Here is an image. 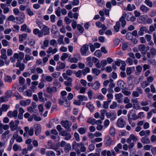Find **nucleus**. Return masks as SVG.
I'll return each instance as SVG.
<instances>
[{"instance_id": "nucleus-61", "label": "nucleus", "mask_w": 156, "mask_h": 156, "mask_svg": "<svg viewBox=\"0 0 156 156\" xmlns=\"http://www.w3.org/2000/svg\"><path fill=\"white\" fill-rule=\"evenodd\" d=\"M75 74L76 77L80 78L82 75V71L81 70H79L77 72H76Z\"/></svg>"}, {"instance_id": "nucleus-41", "label": "nucleus", "mask_w": 156, "mask_h": 156, "mask_svg": "<svg viewBox=\"0 0 156 156\" xmlns=\"http://www.w3.org/2000/svg\"><path fill=\"white\" fill-rule=\"evenodd\" d=\"M98 5L100 6H103L105 5L104 0H96Z\"/></svg>"}, {"instance_id": "nucleus-40", "label": "nucleus", "mask_w": 156, "mask_h": 156, "mask_svg": "<svg viewBox=\"0 0 156 156\" xmlns=\"http://www.w3.org/2000/svg\"><path fill=\"white\" fill-rule=\"evenodd\" d=\"M109 133L112 136H114L115 134V131L113 127H111L109 130Z\"/></svg>"}, {"instance_id": "nucleus-32", "label": "nucleus", "mask_w": 156, "mask_h": 156, "mask_svg": "<svg viewBox=\"0 0 156 156\" xmlns=\"http://www.w3.org/2000/svg\"><path fill=\"white\" fill-rule=\"evenodd\" d=\"M149 84V83H148V82L146 80L143 81L142 83H141V86L144 88L148 86Z\"/></svg>"}, {"instance_id": "nucleus-29", "label": "nucleus", "mask_w": 156, "mask_h": 156, "mask_svg": "<svg viewBox=\"0 0 156 156\" xmlns=\"http://www.w3.org/2000/svg\"><path fill=\"white\" fill-rule=\"evenodd\" d=\"M100 86V84L98 81L95 82L92 85L93 88L95 90L99 89Z\"/></svg>"}, {"instance_id": "nucleus-36", "label": "nucleus", "mask_w": 156, "mask_h": 156, "mask_svg": "<svg viewBox=\"0 0 156 156\" xmlns=\"http://www.w3.org/2000/svg\"><path fill=\"white\" fill-rule=\"evenodd\" d=\"M46 155L47 156H55V153L51 151H48L46 152Z\"/></svg>"}, {"instance_id": "nucleus-5", "label": "nucleus", "mask_w": 156, "mask_h": 156, "mask_svg": "<svg viewBox=\"0 0 156 156\" xmlns=\"http://www.w3.org/2000/svg\"><path fill=\"white\" fill-rule=\"evenodd\" d=\"M61 123L62 126L66 129L69 131H71V129L70 127L72 125V123L67 120L62 121Z\"/></svg>"}, {"instance_id": "nucleus-56", "label": "nucleus", "mask_w": 156, "mask_h": 156, "mask_svg": "<svg viewBox=\"0 0 156 156\" xmlns=\"http://www.w3.org/2000/svg\"><path fill=\"white\" fill-rule=\"evenodd\" d=\"M2 43L3 46H7L9 45V42L5 39L3 40L2 41Z\"/></svg>"}, {"instance_id": "nucleus-53", "label": "nucleus", "mask_w": 156, "mask_h": 156, "mask_svg": "<svg viewBox=\"0 0 156 156\" xmlns=\"http://www.w3.org/2000/svg\"><path fill=\"white\" fill-rule=\"evenodd\" d=\"M117 105V104L116 102L114 101L112 104L110 106V108L111 109H113L115 108Z\"/></svg>"}, {"instance_id": "nucleus-27", "label": "nucleus", "mask_w": 156, "mask_h": 156, "mask_svg": "<svg viewBox=\"0 0 156 156\" xmlns=\"http://www.w3.org/2000/svg\"><path fill=\"white\" fill-rule=\"evenodd\" d=\"M120 22H121L119 20L116 23V25L114 27V29L116 32H118L119 29L121 27Z\"/></svg>"}, {"instance_id": "nucleus-44", "label": "nucleus", "mask_w": 156, "mask_h": 156, "mask_svg": "<svg viewBox=\"0 0 156 156\" xmlns=\"http://www.w3.org/2000/svg\"><path fill=\"white\" fill-rule=\"evenodd\" d=\"M71 149V146L69 144H66L65 147V152H68Z\"/></svg>"}, {"instance_id": "nucleus-30", "label": "nucleus", "mask_w": 156, "mask_h": 156, "mask_svg": "<svg viewBox=\"0 0 156 156\" xmlns=\"http://www.w3.org/2000/svg\"><path fill=\"white\" fill-rule=\"evenodd\" d=\"M78 131L80 134L83 135L86 133L87 129L84 127H81L78 129Z\"/></svg>"}, {"instance_id": "nucleus-62", "label": "nucleus", "mask_w": 156, "mask_h": 156, "mask_svg": "<svg viewBox=\"0 0 156 156\" xmlns=\"http://www.w3.org/2000/svg\"><path fill=\"white\" fill-rule=\"evenodd\" d=\"M64 20L67 24H69L72 21V20L68 18L67 17H65Z\"/></svg>"}, {"instance_id": "nucleus-57", "label": "nucleus", "mask_w": 156, "mask_h": 156, "mask_svg": "<svg viewBox=\"0 0 156 156\" xmlns=\"http://www.w3.org/2000/svg\"><path fill=\"white\" fill-rule=\"evenodd\" d=\"M25 82V79L22 76H20L19 78V83L21 85H23Z\"/></svg>"}, {"instance_id": "nucleus-7", "label": "nucleus", "mask_w": 156, "mask_h": 156, "mask_svg": "<svg viewBox=\"0 0 156 156\" xmlns=\"http://www.w3.org/2000/svg\"><path fill=\"white\" fill-rule=\"evenodd\" d=\"M42 81L44 82H50L53 80L52 77L49 76H46L44 74H43L42 75Z\"/></svg>"}, {"instance_id": "nucleus-31", "label": "nucleus", "mask_w": 156, "mask_h": 156, "mask_svg": "<svg viewBox=\"0 0 156 156\" xmlns=\"http://www.w3.org/2000/svg\"><path fill=\"white\" fill-rule=\"evenodd\" d=\"M87 122L89 124L94 125L96 123V120L94 119L89 118L87 120Z\"/></svg>"}, {"instance_id": "nucleus-46", "label": "nucleus", "mask_w": 156, "mask_h": 156, "mask_svg": "<svg viewBox=\"0 0 156 156\" xmlns=\"http://www.w3.org/2000/svg\"><path fill=\"white\" fill-rule=\"evenodd\" d=\"M24 56V54L22 52H20L19 53V59L18 60H20V61L23 59Z\"/></svg>"}, {"instance_id": "nucleus-22", "label": "nucleus", "mask_w": 156, "mask_h": 156, "mask_svg": "<svg viewBox=\"0 0 156 156\" xmlns=\"http://www.w3.org/2000/svg\"><path fill=\"white\" fill-rule=\"evenodd\" d=\"M59 63V65L57 66L56 69L57 71H59L61 69H64L65 67V64L64 63H60L59 62L58 64Z\"/></svg>"}, {"instance_id": "nucleus-58", "label": "nucleus", "mask_w": 156, "mask_h": 156, "mask_svg": "<svg viewBox=\"0 0 156 156\" xmlns=\"http://www.w3.org/2000/svg\"><path fill=\"white\" fill-rule=\"evenodd\" d=\"M43 93L42 92H40L38 93V98L41 101H43L44 99L42 96Z\"/></svg>"}, {"instance_id": "nucleus-60", "label": "nucleus", "mask_w": 156, "mask_h": 156, "mask_svg": "<svg viewBox=\"0 0 156 156\" xmlns=\"http://www.w3.org/2000/svg\"><path fill=\"white\" fill-rule=\"evenodd\" d=\"M122 47L123 50H126L128 47V44L126 42L123 43L122 45Z\"/></svg>"}, {"instance_id": "nucleus-18", "label": "nucleus", "mask_w": 156, "mask_h": 156, "mask_svg": "<svg viewBox=\"0 0 156 156\" xmlns=\"http://www.w3.org/2000/svg\"><path fill=\"white\" fill-rule=\"evenodd\" d=\"M131 102L133 104V108L136 109H138L140 108L139 105L138 101L136 99H132Z\"/></svg>"}, {"instance_id": "nucleus-39", "label": "nucleus", "mask_w": 156, "mask_h": 156, "mask_svg": "<svg viewBox=\"0 0 156 156\" xmlns=\"http://www.w3.org/2000/svg\"><path fill=\"white\" fill-rule=\"evenodd\" d=\"M9 107L7 105H2V107L0 108V109L2 111L6 112L8 109Z\"/></svg>"}, {"instance_id": "nucleus-33", "label": "nucleus", "mask_w": 156, "mask_h": 156, "mask_svg": "<svg viewBox=\"0 0 156 156\" xmlns=\"http://www.w3.org/2000/svg\"><path fill=\"white\" fill-rule=\"evenodd\" d=\"M93 73L95 74L96 75H98L101 73V71L96 68H94L92 69Z\"/></svg>"}, {"instance_id": "nucleus-19", "label": "nucleus", "mask_w": 156, "mask_h": 156, "mask_svg": "<svg viewBox=\"0 0 156 156\" xmlns=\"http://www.w3.org/2000/svg\"><path fill=\"white\" fill-rule=\"evenodd\" d=\"M41 29L42 30L41 31L44 35L48 34H49V29L46 25H44Z\"/></svg>"}, {"instance_id": "nucleus-43", "label": "nucleus", "mask_w": 156, "mask_h": 156, "mask_svg": "<svg viewBox=\"0 0 156 156\" xmlns=\"http://www.w3.org/2000/svg\"><path fill=\"white\" fill-rule=\"evenodd\" d=\"M136 69L138 72H136L135 73L136 75H139L140 74V73L141 71L142 70V68L141 66H136Z\"/></svg>"}, {"instance_id": "nucleus-6", "label": "nucleus", "mask_w": 156, "mask_h": 156, "mask_svg": "<svg viewBox=\"0 0 156 156\" xmlns=\"http://www.w3.org/2000/svg\"><path fill=\"white\" fill-rule=\"evenodd\" d=\"M60 135L62 136H65V139L66 140H70L71 137L70 134L69 133H68L66 131H62V132H60Z\"/></svg>"}, {"instance_id": "nucleus-16", "label": "nucleus", "mask_w": 156, "mask_h": 156, "mask_svg": "<svg viewBox=\"0 0 156 156\" xmlns=\"http://www.w3.org/2000/svg\"><path fill=\"white\" fill-rule=\"evenodd\" d=\"M57 91L56 88L54 87H48L46 89L47 92L49 94H51L52 93H55Z\"/></svg>"}, {"instance_id": "nucleus-20", "label": "nucleus", "mask_w": 156, "mask_h": 156, "mask_svg": "<svg viewBox=\"0 0 156 156\" xmlns=\"http://www.w3.org/2000/svg\"><path fill=\"white\" fill-rule=\"evenodd\" d=\"M130 115L132 117V119L133 120H136L139 118V117H137L136 114L135 110L132 109L131 110L130 112Z\"/></svg>"}, {"instance_id": "nucleus-48", "label": "nucleus", "mask_w": 156, "mask_h": 156, "mask_svg": "<svg viewBox=\"0 0 156 156\" xmlns=\"http://www.w3.org/2000/svg\"><path fill=\"white\" fill-rule=\"evenodd\" d=\"M144 3L145 4L150 7H151L152 6L153 4L151 1H150L149 0H145Z\"/></svg>"}, {"instance_id": "nucleus-12", "label": "nucleus", "mask_w": 156, "mask_h": 156, "mask_svg": "<svg viewBox=\"0 0 156 156\" xmlns=\"http://www.w3.org/2000/svg\"><path fill=\"white\" fill-rule=\"evenodd\" d=\"M18 114V111L16 110H14L13 112L11 111H9L8 114L7 115L10 118L12 117L16 118Z\"/></svg>"}, {"instance_id": "nucleus-1", "label": "nucleus", "mask_w": 156, "mask_h": 156, "mask_svg": "<svg viewBox=\"0 0 156 156\" xmlns=\"http://www.w3.org/2000/svg\"><path fill=\"white\" fill-rule=\"evenodd\" d=\"M132 16V14L130 13H128L126 14L124 12L122 16L119 19V21L121 22L122 26L124 27L126 24V21L125 20V17H126V20L128 21H130L131 16Z\"/></svg>"}, {"instance_id": "nucleus-3", "label": "nucleus", "mask_w": 156, "mask_h": 156, "mask_svg": "<svg viewBox=\"0 0 156 156\" xmlns=\"http://www.w3.org/2000/svg\"><path fill=\"white\" fill-rule=\"evenodd\" d=\"M58 102L60 105H62L66 107H68L70 105V101H68L66 98L60 97L58 100Z\"/></svg>"}, {"instance_id": "nucleus-28", "label": "nucleus", "mask_w": 156, "mask_h": 156, "mask_svg": "<svg viewBox=\"0 0 156 156\" xmlns=\"http://www.w3.org/2000/svg\"><path fill=\"white\" fill-rule=\"evenodd\" d=\"M140 10L144 12L147 13L149 10L148 8L144 5H141L140 7Z\"/></svg>"}, {"instance_id": "nucleus-49", "label": "nucleus", "mask_w": 156, "mask_h": 156, "mask_svg": "<svg viewBox=\"0 0 156 156\" xmlns=\"http://www.w3.org/2000/svg\"><path fill=\"white\" fill-rule=\"evenodd\" d=\"M5 80L6 82L10 83L12 81V78L10 76L7 75L5 78Z\"/></svg>"}, {"instance_id": "nucleus-50", "label": "nucleus", "mask_w": 156, "mask_h": 156, "mask_svg": "<svg viewBox=\"0 0 156 156\" xmlns=\"http://www.w3.org/2000/svg\"><path fill=\"white\" fill-rule=\"evenodd\" d=\"M68 55L66 53H63L61 57V59L62 61H64L66 58L68 57Z\"/></svg>"}, {"instance_id": "nucleus-13", "label": "nucleus", "mask_w": 156, "mask_h": 156, "mask_svg": "<svg viewBox=\"0 0 156 156\" xmlns=\"http://www.w3.org/2000/svg\"><path fill=\"white\" fill-rule=\"evenodd\" d=\"M117 125L119 127H123L124 126V122L123 119L121 118H119L117 120Z\"/></svg>"}, {"instance_id": "nucleus-15", "label": "nucleus", "mask_w": 156, "mask_h": 156, "mask_svg": "<svg viewBox=\"0 0 156 156\" xmlns=\"http://www.w3.org/2000/svg\"><path fill=\"white\" fill-rule=\"evenodd\" d=\"M33 33L35 35H37L39 37H42L43 33L41 30H40L38 29H35L33 30Z\"/></svg>"}, {"instance_id": "nucleus-37", "label": "nucleus", "mask_w": 156, "mask_h": 156, "mask_svg": "<svg viewBox=\"0 0 156 156\" xmlns=\"http://www.w3.org/2000/svg\"><path fill=\"white\" fill-rule=\"evenodd\" d=\"M77 29L79 32L83 33L84 31V28L80 24H78L77 25Z\"/></svg>"}, {"instance_id": "nucleus-64", "label": "nucleus", "mask_w": 156, "mask_h": 156, "mask_svg": "<svg viewBox=\"0 0 156 156\" xmlns=\"http://www.w3.org/2000/svg\"><path fill=\"white\" fill-rule=\"evenodd\" d=\"M147 81L148 82V83H151L153 82L154 80L153 77L151 76H150L149 77H147Z\"/></svg>"}, {"instance_id": "nucleus-35", "label": "nucleus", "mask_w": 156, "mask_h": 156, "mask_svg": "<svg viewBox=\"0 0 156 156\" xmlns=\"http://www.w3.org/2000/svg\"><path fill=\"white\" fill-rule=\"evenodd\" d=\"M122 148V145L121 144L119 143L118 144L117 146L114 148L115 151L117 153H119V150Z\"/></svg>"}, {"instance_id": "nucleus-59", "label": "nucleus", "mask_w": 156, "mask_h": 156, "mask_svg": "<svg viewBox=\"0 0 156 156\" xmlns=\"http://www.w3.org/2000/svg\"><path fill=\"white\" fill-rule=\"evenodd\" d=\"M51 103L49 101L47 102L45 105V106L47 109H49L51 108Z\"/></svg>"}, {"instance_id": "nucleus-24", "label": "nucleus", "mask_w": 156, "mask_h": 156, "mask_svg": "<svg viewBox=\"0 0 156 156\" xmlns=\"http://www.w3.org/2000/svg\"><path fill=\"white\" fill-rule=\"evenodd\" d=\"M30 99H28L26 101H22L20 102V104L22 106H25L29 105L30 103Z\"/></svg>"}, {"instance_id": "nucleus-4", "label": "nucleus", "mask_w": 156, "mask_h": 156, "mask_svg": "<svg viewBox=\"0 0 156 156\" xmlns=\"http://www.w3.org/2000/svg\"><path fill=\"white\" fill-rule=\"evenodd\" d=\"M65 73H63L62 75L65 79L67 80V81H65L64 82V84L66 86L71 87L73 86L72 82L73 79L71 78L68 77L65 75Z\"/></svg>"}, {"instance_id": "nucleus-23", "label": "nucleus", "mask_w": 156, "mask_h": 156, "mask_svg": "<svg viewBox=\"0 0 156 156\" xmlns=\"http://www.w3.org/2000/svg\"><path fill=\"white\" fill-rule=\"evenodd\" d=\"M34 58L32 56H30L29 55H26L25 57V59L23 60V62L25 63H27L28 61L30 60H33Z\"/></svg>"}, {"instance_id": "nucleus-2", "label": "nucleus", "mask_w": 156, "mask_h": 156, "mask_svg": "<svg viewBox=\"0 0 156 156\" xmlns=\"http://www.w3.org/2000/svg\"><path fill=\"white\" fill-rule=\"evenodd\" d=\"M83 143L81 142L80 143H77L76 142H74L73 144V148L76 151L77 154H79L80 153V149L81 147L83 146Z\"/></svg>"}, {"instance_id": "nucleus-38", "label": "nucleus", "mask_w": 156, "mask_h": 156, "mask_svg": "<svg viewBox=\"0 0 156 156\" xmlns=\"http://www.w3.org/2000/svg\"><path fill=\"white\" fill-rule=\"evenodd\" d=\"M6 19V16L5 15H0V24H2L3 23L4 21Z\"/></svg>"}, {"instance_id": "nucleus-55", "label": "nucleus", "mask_w": 156, "mask_h": 156, "mask_svg": "<svg viewBox=\"0 0 156 156\" xmlns=\"http://www.w3.org/2000/svg\"><path fill=\"white\" fill-rule=\"evenodd\" d=\"M12 95V92L9 90H7L5 93V97L7 98H10Z\"/></svg>"}, {"instance_id": "nucleus-14", "label": "nucleus", "mask_w": 156, "mask_h": 156, "mask_svg": "<svg viewBox=\"0 0 156 156\" xmlns=\"http://www.w3.org/2000/svg\"><path fill=\"white\" fill-rule=\"evenodd\" d=\"M34 127L35 128V133L37 135L39 134L41 131V128L40 125L39 124H35L34 125Z\"/></svg>"}, {"instance_id": "nucleus-9", "label": "nucleus", "mask_w": 156, "mask_h": 156, "mask_svg": "<svg viewBox=\"0 0 156 156\" xmlns=\"http://www.w3.org/2000/svg\"><path fill=\"white\" fill-rule=\"evenodd\" d=\"M88 45L87 44L83 45L80 48V51L82 55H85L88 50Z\"/></svg>"}, {"instance_id": "nucleus-17", "label": "nucleus", "mask_w": 156, "mask_h": 156, "mask_svg": "<svg viewBox=\"0 0 156 156\" xmlns=\"http://www.w3.org/2000/svg\"><path fill=\"white\" fill-rule=\"evenodd\" d=\"M9 125L12 131H14L17 128L18 126L15 124L14 122L13 121H12L10 122Z\"/></svg>"}, {"instance_id": "nucleus-10", "label": "nucleus", "mask_w": 156, "mask_h": 156, "mask_svg": "<svg viewBox=\"0 0 156 156\" xmlns=\"http://www.w3.org/2000/svg\"><path fill=\"white\" fill-rule=\"evenodd\" d=\"M20 60H17V62L16 64V66L17 67H19L21 71L24 70L25 68V65L23 63H20Z\"/></svg>"}, {"instance_id": "nucleus-47", "label": "nucleus", "mask_w": 156, "mask_h": 156, "mask_svg": "<svg viewBox=\"0 0 156 156\" xmlns=\"http://www.w3.org/2000/svg\"><path fill=\"white\" fill-rule=\"evenodd\" d=\"M78 98L81 101H87V98L86 97L83 95H79L78 96Z\"/></svg>"}, {"instance_id": "nucleus-11", "label": "nucleus", "mask_w": 156, "mask_h": 156, "mask_svg": "<svg viewBox=\"0 0 156 156\" xmlns=\"http://www.w3.org/2000/svg\"><path fill=\"white\" fill-rule=\"evenodd\" d=\"M117 85L121 88L122 90H125L126 88L125 83L122 80H119L117 82Z\"/></svg>"}, {"instance_id": "nucleus-45", "label": "nucleus", "mask_w": 156, "mask_h": 156, "mask_svg": "<svg viewBox=\"0 0 156 156\" xmlns=\"http://www.w3.org/2000/svg\"><path fill=\"white\" fill-rule=\"evenodd\" d=\"M91 58L90 57H88L87 58V62L88 65L89 67H91L93 65V63L91 62Z\"/></svg>"}, {"instance_id": "nucleus-42", "label": "nucleus", "mask_w": 156, "mask_h": 156, "mask_svg": "<svg viewBox=\"0 0 156 156\" xmlns=\"http://www.w3.org/2000/svg\"><path fill=\"white\" fill-rule=\"evenodd\" d=\"M90 71V69L87 67H86L85 68V69L82 70V72L84 75H85L87 73L89 72Z\"/></svg>"}, {"instance_id": "nucleus-34", "label": "nucleus", "mask_w": 156, "mask_h": 156, "mask_svg": "<svg viewBox=\"0 0 156 156\" xmlns=\"http://www.w3.org/2000/svg\"><path fill=\"white\" fill-rule=\"evenodd\" d=\"M86 105L87 108H88L91 112H93L94 107L90 102L87 103Z\"/></svg>"}, {"instance_id": "nucleus-52", "label": "nucleus", "mask_w": 156, "mask_h": 156, "mask_svg": "<svg viewBox=\"0 0 156 156\" xmlns=\"http://www.w3.org/2000/svg\"><path fill=\"white\" fill-rule=\"evenodd\" d=\"M94 55L97 57H100L101 55V53L100 50L96 51L94 53Z\"/></svg>"}, {"instance_id": "nucleus-21", "label": "nucleus", "mask_w": 156, "mask_h": 156, "mask_svg": "<svg viewBox=\"0 0 156 156\" xmlns=\"http://www.w3.org/2000/svg\"><path fill=\"white\" fill-rule=\"evenodd\" d=\"M146 47L144 44H141L139 45L138 47V48L139 50L141 51V53L142 54H145L146 53V51H145Z\"/></svg>"}, {"instance_id": "nucleus-63", "label": "nucleus", "mask_w": 156, "mask_h": 156, "mask_svg": "<svg viewBox=\"0 0 156 156\" xmlns=\"http://www.w3.org/2000/svg\"><path fill=\"white\" fill-rule=\"evenodd\" d=\"M65 74L66 76H70L73 73V71L70 69H68L66 72V73H64Z\"/></svg>"}, {"instance_id": "nucleus-25", "label": "nucleus", "mask_w": 156, "mask_h": 156, "mask_svg": "<svg viewBox=\"0 0 156 156\" xmlns=\"http://www.w3.org/2000/svg\"><path fill=\"white\" fill-rule=\"evenodd\" d=\"M141 142L143 144H148L150 142L149 138L147 136L142 137L141 140Z\"/></svg>"}, {"instance_id": "nucleus-51", "label": "nucleus", "mask_w": 156, "mask_h": 156, "mask_svg": "<svg viewBox=\"0 0 156 156\" xmlns=\"http://www.w3.org/2000/svg\"><path fill=\"white\" fill-rule=\"evenodd\" d=\"M151 54L153 56H154L156 55V50L154 48H152L150 50Z\"/></svg>"}, {"instance_id": "nucleus-8", "label": "nucleus", "mask_w": 156, "mask_h": 156, "mask_svg": "<svg viewBox=\"0 0 156 156\" xmlns=\"http://www.w3.org/2000/svg\"><path fill=\"white\" fill-rule=\"evenodd\" d=\"M106 116L107 118H110L112 121L114 120L116 117V115L115 112H107L106 113Z\"/></svg>"}, {"instance_id": "nucleus-26", "label": "nucleus", "mask_w": 156, "mask_h": 156, "mask_svg": "<svg viewBox=\"0 0 156 156\" xmlns=\"http://www.w3.org/2000/svg\"><path fill=\"white\" fill-rule=\"evenodd\" d=\"M112 143V140L110 136H107L106 137V141L105 144L106 146H110Z\"/></svg>"}, {"instance_id": "nucleus-54", "label": "nucleus", "mask_w": 156, "mask_h": 156, "mask_svg": "<svg viewBox=\"0 0 156 156\" xmlns=\"http://www.w3.org/2000/svg\"><path fill=\"white\" fill-rule=\"evenodd\" d=\"M115 99H119L123 97V95L121 93L117 94H115Z\"/></svg>"}]
</instances>
